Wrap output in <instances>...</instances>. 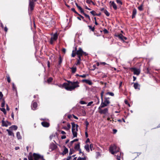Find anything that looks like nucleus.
Instances as JSON below:
<instances>
[{
    "instance_id": "f3484780",
    "label": "nucleus",
    "mask_w": 160,
    "mask_h": 160,
    "mask_svg": "<svg viewBox=\"0 0 160 160\" xmlns=\"http://www.w3.org/2000/svg\"><path fill=\"white\" fill-rule=\"evenodd\" d=\"M108 105L107 104H106L104 102H103V101H102V102L101 105L99 108H103L107 106Z\"/></svg>"
},
{
    "instance_id": "4468645a",
    "label": "nucleus",
    "mask_w": 160,
    "mask_h": 160,
    "mask_svg": "<svg viewBox=\"0 0 160 160\" xmlns=\"http://www.w3.org/2000/svg\"><path fill=\"white\" fill-rule=\"evenodd\" d=\"M37 103L36 102H33L32 106V108L33 110H35L37 107Z\"/></svg>"
},
{
    "instance_id": "a211bd4d",
    "label": "nucleus",
    "mask_w": 160,
    "mask_h": 160,
    "mask_svg": "<svg viewBox=\"0 0 160 160\" xmlns=\"http://www.w3.org/2000/svg\"><path fill=\"white\" fill-rule=\"evenodd\" d=\"M109 98H105V100L103 102L105 103L106 104L108 105L110 103V102L109 100Z\"/></svg>"
},
{
    "instance_id": "c9c22d12",
    "label": "nucleus",
    "mask_w": 160,
    "mask_h": 160,
    "mask_svg": "<svg viewBox=\"0 0 160 160\" xmlns=\"http://www.w3.org/2000/svg\"><path fill=\"white\" fill-rule=\"evenodd\" d=\"M104 12L107 16H109L110 15L109 13L108 12V11L106 10H104Z\"/></svg>"
},
{
    "instance_id": "69168bd1",
    "label": "nucleus",
    "mask_w": 160,
    "mask_h": 160,
    "mask_svg": "<svg viewBox=\"0 0 160 160\" xmlns=\"http://www.w3.org/2000/svg\"><path fill=\"white\" fill-rule=\"evenodd\" d=\"M78 16H79L80 17V18H81L82 19H83L84 18L80 14H78Z\"/></svg>"
},
{
    "instance_id": "dca6fc26",
    "label": "nucleus",
    "mask_w": 160,
    "mask_h": 160,
    "mask_svg": "<svg viewBox=\"0 0 160 160\" xmlns=\"http://www.w3.org/2000/svg\"><path fill=\"white\" fill-rule=\"evenodd\" d=\"M68 152V150L65 146H64V150L63 152L62 153V154L63 155L66 154Z\"/></svg>"
},
{
    "instance_id": "ddd939ff",
    "label": "nucleus",
    "mask_w": 160,
    "mask_h": 160,
    "mask_svg": "<svg viewBox=\"0 0 160 160\" xmlns=\"http://www.w3.org/2000/svg\"><path fill=\"white\" fill-rule=\"evenodd\" d=\"M42 125L45 127H48L49 126V123L46 122H42Z\"/></svg>"
},
{
    "instance_id": "f03ea898",
    "label": "nucleus",
    "mask_w": 160,
    "mask_h": 160,
    "mask_svg": "<svg viewBox=\"0 0 160 160\" xmlns=\"http://www.w3.org/2000/svg\"><path fill=\"white\" fill-rule=\"evenodd\" d=\"M119 148L117 147L115 145H113L112 146H110L109 148L110 152L112 154H114L115 153H116L117 152H119Z\"/></svg>"
},
{
    "instance_id": "c85d7f7f",
    "label": "nucleus",
    "mask_w": 160,
    "mask_h": 160,
    "mask_svg": "<svg viewBox=\"0 0 160 160\" xmlns=\"http://www.w3.org/2000/svg\"><path fill=\"white\" fill-rule=\"evenodd\" d=\"M82 13L89 20H91L89 16L88 15V14H86L84 12V11Z\"/></svg>"
},
{
    "instance_id": "9b49d317",
    "label": "nucleus",
    "mask_w": 160,
    "mask_h": 160,
    "mask_svg": "<svg viewBox=\"0 0 160 160\" xmlns=\"http://www.w3.org/2000/svg\"><path fill=\"white\" fill-rule=\"evenodd\" d=\"M118 37L120 39L123 41H124L125 40H126L127 39V38L126 37L123 36L121 34H119Z\"/></svg>"
},
{
    "instance_id": "f8f14e48",
    "label": "nucleus",
    "mask_w": 160,
    "mask_h": 160,
    "mask_svg": "<svg viewBox=\"0 0 160 160\" xmlns=\"http://www.w3.org/2000/svg\"><path fill=\"white\" fill-rule=\"evenodd\" d=\"M82 82H85L89 85H92V82L91 81L89 80L83 79L82 80Z\"/></svg>"
},
{
    "instance_id": "680f3d73",
    "label": "nucleus",
    "mask_w": 160,
    "mask_h": 160,
    "mask_svg": "<svg viewBox=\"0 0 160 160\" xmlns=\"http://www.w3.org/2000/svg\"><path fill=\"white\" fill-rule=\"evenodd\" d=\"M72 115L74 118L76 119H78V118L77 117H76V116H75V115H74L72 114Z\"/></svg>"
},
{
    "instance_id": "8fccbe9b",
    "label": "nucleus",
    "mask_w": 160,
    "mask_h": 160,
    "mask_svg": "<svg viewBox=\"0 0 160 160\" xmlns=\"http://www.w3.org/2000/svg\"><path fill=\"white\" fill-rule=\"evenodd\" d=\"M103 93H104V92L102 91L101 93V98L102 101H103Z\"/></svg>"
},
{
    "instance_id": "79ce46f5",
    "label": "nucleus",
    "mask_w": 160,
    "mask_h": 160,
    "mask_svg": "<svg viewBox=\"0 0 160 160\" xmlns=\"http://www.w3.org/2000/svg\"><path fill=\"white\" fill-rule=\"evenodd\" d=\"M71 124L72 125V128L73 129V128L76 127V124L74 122H72Z\"/></svg>"
},
{
    "instance_id": "0eeeda50",
    "label": "nucleus",
    "mask_w": 160,
    "mask_h": 160,
    "mask_svg": "<svg viewBox=\"0 0 160 160\" xmlns=\"http://www.w3.org/2000/svg\"><path fill=\"white\" fill-rule=\"evenodd\" d=\"M35 160H38L40 158L42 159L43 157L41 156L39 154L34 153L33 155Z\"/></svg>"
},
{
    "instance_id": "2f4dec72",
    "label": "nucleus",
    "mask_w": 160,
    "mask_h": 160,
    "mask_svg": "<svg viewBox=\"0 0 160 160\" xmlns=\"http://www.w3.org/2000/svg\"><path fill=\"white\" fill-rule=\"evenodd\" d=\"M75 152L74 150L73 149H70L69 151V155H72Z\"/></svg>"
},
{
    "instance_id": "72a5a7b5",
    "label": "nucleus",
    "mask_w": 160,
    "mask_h": 160,
    "mask_svg": "<svg viewBox=\"0 0 160 160\" xmlns=\"http://www.w3.org/2000/svg\"><path fill=\"white\" fill-rule=\"evenodd\" d=\"M28 158L29 160H33L32 156L31 154H29L28 156Z\"/></svg>"
},
{
    "instance_id": "6e6552de",
    "label": "nucleus",
    "mask_w": 160,
    "mask_h": 160,
    "mask_svg": "<svg viewBox=\"0 0 160 160\" xmlns=\"http://www.w3.org/2000/svg\"><path fill=\"white\" fill-rule=\"evenodd\" d=\"M131 69L132 70V71L133 72V73L134 74L138 75L140 73V70L139 69L136 68H132Z\"/></svg>"
},
{
    "instance_id": "a19ab883",
    "label": "nucleus",
    "mask_w": 160,
    "mask_h": 160,
    "mask_svg": "<svg viewBox=\"0 0 160 160\" xmlns=\"http://www.w3.org/2000/svg\"><path fill=\"white\" fill-rule=\"evenodd\" d=\"M107 94H109L111 96H113L114 95V94L112 92H108L107 93Z\"/></svg>"
},
{
    "instance_id": "a18cd8bd",
    "label": "nucleus",
    "mask_w": 160,
    "mask_h": 160,
    "mask_svg": "<svg viewBox=\"0 0 160 160\" xmlns=\"http://www.w3.org/2000/svg\"><path fill=\"white\" fill-rule=\"evenodd\" d=\"M85 123L86 124V129H87V128H88V125L89 123L87 121H86L85 122Z\"/></svg>"
},
{
    "instance_id": "13d9d810",
    "label": "nucleus",
    "mask_w": 160,
    "mask_h": 160,
    "mask_svg": "<svg viewBox=\"0 0 160 160\" xmlns=\"http://www.w3.org/2000/svg\"><path fill=\"white\" fill-rule=\"evenodd\" d=\"M93 103V102L91 101L89 102L87 105V106H90Z\"/></svg>"
},
{
    "instance_id": "e2e57ef3",
    "label": "nucleus",
    "mask_w": 160,
    "mask_h": 160,
    "mask_svg": "<svg viewBox=\"0 0 160 160\" xmlns=\"http://www.w3.org/2000/svg\"><path fill=\"white\" fill-rule=\"evenodd\" d=\"M61 133L62 134H66V133L65 132L63 131H61Z\"/></svg>"
},
{
    "instance_id": "052dcab7",
    "label": "nucleus",
    "mask_w": 160,
    "mask_h": 160,
    "mask_svg": "<svg viewBox=\"0 0 160 160\" xmlns=\"http://www.w3.org/2000/svg\"><path fill=\"white\" fill-rule=\"evenodd\" d=\"M62 128L63 129L65 130H67V131L69 130L68 129V128L67 127H62Z\"/></svg>"
},
{
    "instance_id": "9d476101",
    "label": "nucleus",
    "mask_w": 160,
    "mask_h": 160,
    "mask_svg": "<svg viewBox=\"0 0 160 160\" xmlns=\"http://www.w3.org/2000/svg\"><path fill=\"white\" fill-rule=\"evenodd\" d=\"M34 2L33 1H30L29 2V7L31 11H32L33 10L34 8Z\"/></svg>"
},
{
    "instance_id": "39448f33",
    "label": "nucleus",
    "mask_w": 160,
    "mask_h": 160,
    "mask_svg": "<svg viewBox=\"0 0 160 160\" xmlns=\"http://www.w3.org/2000/svg\"><path fill=\"white\" fill-rule=\"evenodd\" d=\"M102 108H98V112L100 114H106L108 113V108H105L103 109H102Z\"/></svg>"
},
{
    "instance_id": "20e7f679",
    "label": "nucleus",
    "mask_w": 160,
    "mask_h": 160,
    "mask_svg": "<svg viewBox=\"0 0 160 160\" xmlns=\"http://www.w3.org/2000/svg\"><path fill=\"white\" fill-rule=\"evenodd\" d=\"M58 36V34L57 32H56L53 34V36L52 37L50 40V43L51 44H52L53 42L56 41L57 39Z\"/></svg>"
},
{
    "instance_id": "bf43d9fd",
    "label": "nucleus",
    "mask_w": 160,
    "mask_h": 160,
    "mask_svg": "<svg viewBox=\"0 0 160 160\" xmlns=\"http://www.w3.org/2000/svg\"><path fill=\"white\" fill-rule=\"evenodd\" d=\"M66 138V136L65 135H63L61 137L62 139H63Z\"/></svg>"
},
{
    "instance_id": "1a4fd4ad",
    "label": "nucleus",
    "mask_w": 160,
    "mask_h": 160,
    "mask_svg": "<svg viewBox=\"0 0 160 160\" xmlns=\"http://www.w3.org/2000/svg\"><path fill=\"white\" fill-rule=\"evenodd\" d=\"M72 132L73 136V138L77 137V131L78 129L76 128V127L73 128V129L72 128Z\"/></svg>"
},
{
    "instance_id": "49530a36",
    "label": "nucleus",
    "mask_w": 160,
    "mask_h": 160,
    "mask_svg": "<svg viewBox=\"0 0 160 160\" xmlns=\"http://www.w3.org/2000/svg\"><path fill=\"white\" fill-rule=\"evenodd\" d=\"M103 31L104 33L105 34L108 33V31L106 29H104L103 30Z\"/></svg>"
},
{
    "instance_id": "412c9836",
    "label": "nucleus",
    "mask_w": 160,
    "mask_h": 160,
    "mask_svg": "<svg viewBox=\"0 0 160 160\" xmlns=\"http://www.w3.org/2000/svg\"><path fill=\"white\" fill-rule=\"evenodd\" d=\"M7 131L8 132V135L10 136H14V133H13V132L10 131L9 129H7Z\"/></svg>"
},
{
    "instance_id": "864d4df0",
    "label": "nucleus",
    "mask_w": 160,
    "mask_h": 160,
    "mask_svg": "<svg viewBox=\"0 0 160 160\" xmlns=\"http://www.w3.org/2000/svg\"><path fill=\"white\" fill-rule=\"evenodd\" d=\"M67 127L68 128V129L69 130L70 128H71V125H70V124L69 123H68L67 124Z\"/></svg>"
},
{
    "instance_id": "09e8293b",
    "label": "nucleus",
    "mask_w": 160,
    "mask_h": 160,
    "mask_svg": "<svg viewBox=\"0 0 160 160\" xmlns=\"http://www.w3.org/2000/svg\"><path fill=\"white\" fill-rule=\"evenodd\" d=\"M71 10L73 11L75 13L78 14L75 10V9L74 8H72L71 9Z\"/></svg>"
},
{
    "instance_id": "6e6d98bb",
    "label": "nucleus",
    "mask_w": 160,
    "mask_h": 160,
    "mask_svg": "<svg viewBox=\"0 0 160 160\" xmlns=\"http://www.w3.org/2000/svg\"><path fill=\"white\" fill-rule=\"evenodd\" d=\"M80 61L79 60L77 59V63L76 64V65H79L80 64Z\"/></svg>"
},
{
    "instance_id": "5fc2aeb1",
    "label": "nucleus",
    "mask_w": 160,
    "mask_h": 160,
    "mask_svg": "<svg viewBox=\"0 0 160 160\" xmlns=\"http://www.w3.org/2000/svg\"><path fill=\"white\" fill-rule=\"evenodd\" d=\"M86 2L88 4H90L92 2V1L91 0H87Z\"/></svg>"
},
{
    "instance_id": "de8ad7c7",
    "label": "nucleus",
    "mask_w": 160,
    "mask_h": 160,
    "mask_svg": "<svg viewBox=\"0 0 160 160\" xmlns=\"http://www.w3.org/2000/svg\"><path fill=\"white\" fill-rule=\"evenodd\" d=\"M80 103L81 104H86V103L85 102L83 101H81L80 102Z\"/></svg>"
},
{
    "instance_id": "a878e982",
    "label": "nucleus",
    "mask_w": 160,
    "mask_h": 160,
    "mask_svg": "<svg viewBox=\"0 0 160 160\" xmlns=\"http://www.w3.org/2000/svg\"><path fill=\"white\" fill-rule=\"evenodd\" d=\"M2 101L1 103V106L3 108L4 107L5 102V100L4 98L2 99Z\"/></svg>"
},
{
    "instance_id": "f257e3e1",
    "label": "nucleus",
    "mask_w": 160,
    "mask_h": 160,
    "mask_svg": "<svg viewBox=\"0 0 160 160\" xmlns=\"http://www.w3.org/2000/svg\"><path fill=\"white\" fill-rule=\"evenodd\" d=\"M68 83H64L63 86L67 90L72 91L76 88L79 87L78 85L79 82L78 81L72 82L67 81Z\"/></svg>"
},
{
    "instance_id": "338daca9",
    "label": "nucleus",
    "mask_w": 160,
    "mask_h": 160,
    "mask_svg": "<svg viewBox=\"0 0 160 160\" xmlns=\"http://www.w3.org/2000/svg\"><path fill=\"white\" fill-rule=\"evenodd\" d=\"M4 31H5V32H7L8 30V28H7V27H5L4 28Z\"/></svg>"
},
{
    "instance_id": "6ab92c4d",
    "label": "nucleus",
    "mask_w": 160,
    "mask_h": 160,
    "mask_svg": "<svg viewBox=\"0 0 160 160\" xmlns=\"http://www.w3.org/2000/svg\"><path fill=\"white\" fill-rule=\"evenodd\" d=\"M80 143L79 142H78V144H76L75 147H74V149L76 150H78V149H79L80 148Z\"/></svg>"
},
{
    "instance_id": "37998d69",
    "label": "nucleus",
    "mask_w": 160,
    "mask_h": 160,
    "mask_svg": "<svg viewBox=\"0 0 160 160\" xmlns=\"http://www.w3.org/2000/svg\"><path fill=\"white\" fill-rule=\"evenodd\" d=\"M116 2L118 3L120 5L122 4V2L120 0H116Z\"/></svg>"
},
{
    "instance_id": "bb28decb",
    "label": "nucleus",
    "mask_w": 160,
    "mask_h": 160,
    "mask_svg": "<svg viewBox=\"0 0 160 160\" xmlns=\"http://www.w3.org/2000/svg\"><path fill=\"white\" fill-rule=\"evenodd\" d=\"M17 136L18 139H21L22 138V137L19 132H18L17 133Z\"/></svg>"
},
{
    "instance_id": "0e129e2a",
    "label": "nucleus",
    "mask_w": 160,
    "mask_h": 160,
    "mask_svg": "<svg viewBox=\"0 0 160 160\" xmlns=\"http://www.w3.org/2000/svg\"><path fill=\"white\" fill-rule=\"evenodd\" d=\"M78 60L81 61V57L82 56H81V55H78Z\"/></svg>"
},
{
    "instance_id": "473e14b6",
    "label": "nucleus",
    "mask_w": 160,
    "mask_h": 160,
    "mask_svg": "<svg viewBox=\"0 0 160 160\" xmlns=\"http://www.w3.org/2000/svg\"><path fill=\"white\" fill-rule=\"evenodd\" d=\"M143 5L142 4L140 6H139V7H138V9L140 11H142L143 9Z\"/></svg>"
},
{
    "instance_id": "393cba45",
    "label": "nucleus",
    "mask_w": 160,
    "mask_h": 160,
    "mask_svg": "<svg viewBox=\"0 0 160 160\" xmlns=\"http://www.w3.org/2000/svg\"><path fill=\"white\" fill-rule=\"evenodd\" d=\"M10 128L14 129V130H16L18 128V127L16 125H12L10 127Z\"/></svg>"
},
{
    "instance_id": "5701e85b",
    "label": "nucleus",
    "mask_w": 160,
    "mask_h": 160,
    "mask_svg": "<svg viewBox=\"0 0 160 160\" xmlns=\"http://www.w3.org/2000/svg\"><path fill=\"white\" fill-rule=\"evenodd\" d=\"M87 157L85 156H84L83 158H81L79 157L78 158L77 160H86V159Z\"/></svg>"
},
{
    "instance_id": "b1692460",
    "label": "nucleus",
    "mask_w": 160,
    "mask_h": 160,
    "mask_svg": "<svg viewBox=\"0 0 160 160\" xmlns=\"http://www.w3.org/2000/svg\"><path fill=\"white\" fill-rule=\"evenodd\" d=\"M84 148L88 152H89V146L88 144H87L85 145Z\"/></svg>"
},
{
    "instance_id": "7ed1b4c3",
    "label": "nucleus",
    "mask_w": 160,
    "mask_h": 160,
    "mask_svg": "<svg viewBox=\"0 0 160 160\" xmlns=\"http://www.w3.org/2000/svg\"><path fill=\"white\" fill-rule=\"evenodd\" d=\"M83 53L84 52L82 49L81 48H79L76 52H74V51H72V57H74L76 54L78 55L82 56L83 54Z\"/></svg>"
},
{
    "instance_id": "4c0bfd02",
    "label": "nucleus",
    "mask_w": 160,
    "mask_h": 160,
    "mask_svg": "<svg viewBox=\"0 0 160 160\" xmlns=\"http://www.w3.org/2000/svg\"><path fill=\"white\" fill-rule=\"evenodd\" d=\"M77 8L80 11L81 13L83 12V10L81 7L79 6Z\"/></svg>"
},
{
    "instance_id": "f704fd0d",
    "label": "nucleus",
    "mask_w": 160,
    "mask_h": 160,
    "mask_svg": "<svg viewBox=\"0 0 160 160\" xmlns=\"http://www.w3.org/2000/svg\"><path fill=\"white\" fill-rule=\"evenodd\" d=\"M90 12L93 16H96V12L94 10L91 11Z\"/></svg>"
},
{
    "instance_id": "ea45409f",
    "label": "nucleus",
    "mask_w": 160,
    "mask_h": 160,
    "mask_svg": "<svg viewBox=\"0 0 160 160\" xmlns=\"http://www.w3.org/2000/svg\"><path fill=\"white\" fill-rule=\"evenodd\" d=\"M78 150L79 151V154H82V156H85L84 153H83V152H82L81 150V149H79Z\"/></svg>"
},
{
    "instance_id": "aec40b11",
    "label": "nucleus",
    "mask_w": 160,
    "mask_h": 160,
    "mask_svg": "<svg viewBox=\"0 0 160 160\" xmlns=\"http://www.w3.org/2000/svg\"><path fill=\"white\" fill-rule=\"evenodd\" d=\"M137 13V10L135 9H134L133 10L132 14V18L135 17V15H136Z\"/></svg>"
},
{
    "instance_id": "7c9ffc66",
    "label": "nucleus",
    "mask_w": 160,
    "mask_h": 160,
    "mask_svg": "<svg viewBox=\"0 0 160 160\" xmlns=\"http://www.w3.org/2000/svg\"><path fill=\"white\" fill-rule=\"evenodd\" d=\"M0 109L2 112H3L4 114L5 115L6 114V111L5 109L4 108H0Z\"/></svg>"
},
{
    "instance_id": "3c124183",
    "label": "nucleus",
    "mask_w": 160,
    "mask_h": 160,
    "mask_svg": "<svg viewBox=\"0 0 160 160\" xmlns=\"http://www.w3.org/2000/svg\"><path fill=\"white\" fill-rule=\"evenodd\" d=\"M88 75H86V74H83V75H80L79 76V77L83 78H85L87 76H88Z\"/></svg>"
},
{
    "instance_id": "774afa93",
    "label": "nucleus",
    "mask_w": 160,
    "mask_h": 160,
    "mask_svg": "<svg viewBox=\"0 0 160 160\" xmlns=\"http://www.w3.org/2000/svg\"><path fill=\"white\" fill-rule=\"evenodd\" d=\"M71 156H69L67 158V160H70L71 158Z\"/></svg>"
},
{
    "instance_id": "4d7b16f0",
    "label": "nucleus",
    "mask_w": 160,
    "mask_h": 160,
    "mask_svg": "<svg viewBox=\"0 0 160 160\" xmlns=\"http://www.w3.org/2000/svg\"><path fill=\"white\" fill-rule=\"evenodd\" d=\"M120 156L118 155L116 156V158L118 160H120Z\"/></svg>"
},
{
    "instance_id": "603ef678",
    "label": "nucleus",
    "mask_w": 160,
    "mask_h": 160,
    "mask_svg": "<svg viewBox=\"0 0 160 160\" xmlns=\"http://www.w3.org/2000/svg\"><path fill=\"white\" fill-rule=\"evenodd\" d=\"M7 81L9 83L10 82H11V80H10V77L8 76V77H7Z\"/></svg>"
},
{
    "instance_id": "c756f323",
    "label": "nucleus",
    "mask_w": 160,
    "mask_h": 160,
    "mask_svg": "<svg viewBox=\"0 0 160 160\" xmlns=\"http://www.w3.org/2000/svg\"><path fill=\"white\" fill-rule=\"evenodd\" d=\"M62 62V58L61 56L60 55L59 58L58 65H60Z\"/></svg>"
},
{
    "instance_id": "cd10ccee",
    "label": "nucleus",
    "mask_w": 160,
    "mask_h": 160,
    "mask_svg": "<svg viewBox=\"0 0 160 160\" xmlns=\"http://www.w3.org/2000/svg\"><path fill=\"white\" fill-rule=\"evenodd\" d=\"M72 70V72L74 73L76 71V67H72L71 68Z\"/></svg>"
},
{
    "instance_id": "58836bf2",
    "label": "nucleus",
    "mask_w": 160,
    "mask_h": 160,
    "mask_svg": "<svg viewBox=\"0 0 160 160\" xmlns=\"http://www.w3.org/2000/svg\"><path fill=\"white\" fill-rule=\"evenodd\" d=\"M52 78L51 77H50L47 80V82L48 83H50V82H52Z\"/></svg>"
},
{
    "instance_id": "4be33fe9",
    "label": "nucleus",
    "mask_w": 160,
    "mask_h": 160,
    "mask_svg": "<svg viewBox=\"0 0 160 160\" xmlns=\"http://www.w3.org/2000/svg\"><path fill=\"white\" fill-rule=\"evenodd\" d=\"M112 5L115 10H116L117 9V8L116 5L115 4L113 1L112 2Z\"/></svg>"
},
{
    "instance_id": "e433bc0d",
    "label": "nucleus",
    "mask_w": 160,
    "mask_h": 160,
    "mask_svg": "<svg viewBox=\"0 0 160 160\" xmlns=\"http://www.w3.org/2000/svg\"><path fill=\"white\" fill-rule=\"evenodd\" d=\"M88 27L89 28V29H91L92 31H94L95 28L94 27H92L91 26H88Z\"/></svg>"
},
{
    "instance_id": "2eb2a0df",
    "label": "nucleus",
    "mask_w": 160,
    "mask_h": 160,
    "mask_svg": "<svg viewBox=\"0 0 160 160\" xmlns=\"http://www.w3.org/2000/svg\"><path fill=\"white\" fill-rule=\"evenodd\" d=\"M134 84L133 87L135 89H140L139 86L140 85L137 82L133 83Z\"/></svg>"
},
{
    "instance_id": "c03bdc74",
    "label": "nucleus",
    "mask_w": 160,
    "mask_h": 160,
    "mask_svg": "<svg viewBox=\"0 0 160 160\" xmlns=\"http://www.w3.org/2000/svg\"><path fill=\"white\" fill-rule=\"evenodd\" d=\"M3 94H2V92H0V97H1V98H0V100H1L2 99V97H3Z\"/></svg>"
},
{
    "instance_id": "423d86ee",
    "label": "nucleus",
    "mask_w": 160,
    "mask_h": 160,
    "mask_svg": "<svg viewBox=\"0 0 160 160\" xmlns=\"http://www.w3.org/2000/svg\"><path fill=\"white\" fill-rule=\"evenodd\" d=\"M4 118H3V120L2 121V127H7L8 125H11V123L8 121H4Z\"/></svg>"
}]
</instances>
